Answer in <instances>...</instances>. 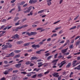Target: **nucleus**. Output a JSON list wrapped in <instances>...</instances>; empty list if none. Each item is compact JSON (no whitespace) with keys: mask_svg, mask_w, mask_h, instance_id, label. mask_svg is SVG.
Returning a JSON list of instances; mask_svg holds the SVG:
<instances>
[{"mask_svg":"<svg viewBox=\"0 0 80 80\" xmlns=\"http://www.w3.org/2000/svg\"><path fill=\"white\" fill-rule=\"evenodd\" d=\"M49 55H50V53H48L45 54V56L46 57H48V56H49Z\"/></svg>","mask_w":80,"mask_h":80,"instance_id":"864d4df0","label":"nucleus"},{"mask_svg":"<svg viewBox=\"0 0 80 80\" xmlns=\"http://www.w3.org/2000/svg\"><path fill=\"white\" fill-rule=\"evenodd\" d=\"M6 44L7 45L8 48H10L12 47V45L10 44V42L7 43Z\"/></svg>","mask_w":80,"mask_h":80,"instance_id":"423d86ee","label":"nucleus"},{"mask_svg":"<svg viewBox=\"0 0 80 80\" xmlns=\"http://www.w3.org/2000/svg\"><path fill=\"white\" fill-rule=\"evenodd\" d=\"M58 59H55L54 60L52 61L51 63H55V62L56 63L57 62H58Z\"/></svg>","mask_w":80,"mask_h":80,"instance_id":"4468645a","label":"nucleus"},{"mask_svg":"<svg viewBox=\"0 0 80 80\" xmlns=\"http://www.w3.org/2000/svg\"><path fill=\"white\" fill-rule=\"evenodd\" d=\"M32 6H30L28 9V11L29 12H30V10H31V9H32Z\"/></svg>","mask_w":80,"mask_h":80,"instance_id":"7c9ffc66","label":"nucleus"},{"mask_svg":"<svg viewBox=\"0 0 80 80\" xmlns=\"http://www.w3.org/2000/svg\"><path fill=\"white\" fill-rule=\"evenodd\" d=\"M66 63L65 61H63L61 63V65L59 66V68H61L62 66H63L65 63Z\"/></svg>","mask_w":80,"mask_h":80,"instance_id":"20e7f679","label":"nucleus"},{"mask_svg":"<svg viewBox=\"0 0 80 80\" xmlns=\"http://www.w3.org/2000/svg\"><path fill=\"white\" fill-rule=\"evenodd\" d=\"M19 29L20 30V29H22V28H21V27H18L17 28H16L15 29L16 32H18V30H19Z\"/></svg>","mask_w":80,"mask_h":80,"instance_id":"ddd939ff","label":"nucleus"},{"mask_svg":"<svg viewBox=\"0 0 80 80\" xmlns=\"http://www.w3.org/2000/svg\"><path fill=\"white\" fill-rule=\"evenodd\" d=\"M38 77H40V78L42 77H43V75H42V73L38 74Z\"/></svg>","mask_w":80,"mask_h":80,"instance_id":"a211bd4d","label":"nucleus"},{"mask_svg":"<svg viewBox=\"0 0 80 80\" xmlns=\"http://www.w3.org/2000/svg\"><path fill=\"white\" fill-rule=\"evenodd\" d=\"M33 15V13H32V11H31L30 12V13H29L28 14V16H30V15Z\"/></svg>","mask_w":80,"mask_h":80,"instance_id":"2f4dec72","label":"nucleus"},{"mask_svg":"<svg viewBox=\"0 0 80 80\" xmlns=\"http://www.w3.org/2000/svg\"><path fill=\"white\" fill-rule=\"evenodd\" d=\"M30 63H31V62L30 61H27L26 62V65H30Z\"/></svg>","mask_w":80,"mask_h":80,"instance_id":"473e14b6","label":"nucleus"},{"mask_svg":"<svg viewBox=\"0 0 80 80\" xmlns=\"http://www.w3.org/2000/svg\"><path fill=\"white\" fill-rule=\"evenodd\" d=\"M17 77L16 76H13L12 78V80H15L17 79Z\"/></svg>","mask_w":80,"mask_h":80,"instance_id":"5701e85b","label":"nucleus"},{"mask_svg":"<svg viewBox=\"0 0 80 80\" xmlns=\"http://www.w3.org/2000/svg\"><path fill=\"white\" fill-rule=\"evenodd\" d=\"M77 62V61H73V63H72V65H73V67H76V62Z\"/></svg>","mask_w":80,"mask_h":80,"instance_id":"6e6552de","label":"nucleus"},{"mask_svg":"<svg viewBox=\"0 0 80 80\" xmlns=\"http://www.w3.org/2000/svg\"><path fill=\"white\" fill-rule=\"evenodd\" d=\"M15 10V8H14L13 9H12L10 11L9 13H12V12L13 11V10Z\"/></svg>","mask_w":80,"mask_h":80,"instance_id":"58836bf2","label":"nucleus"},{"mask_svg":"<svg viewBox=\"0 0 80 80\" xmlns=\"http://www.w3.org/2000/svg\"><path fill=\"white\" fill-rule=\"evenodd\" d=\"M40 70V69H37V68H35L34 69L33 71H36V72H38L39 70Z\"/></svg>","mask_w":80,"mask_h":80,"instance_id":"6ab92c4d","label":"nucleus"},{"mask_svg":"<svg viewBox=\"0 0 80 80\" xmlns=\"http://www.w3.org/2000/svg\"><path fill=\"white\" fill-rule=\"evenodd\" d=\"M37 57L34 56L31 58V60H37Z\"/></svg>","mask_w":80,"mask_h":80,"instance_id":"9b49d317","label":"nucleus"},{"mask_svg":"<svg viewBox=\"0 0 80 80\" xmlns=\"http://www.w3.org/2000/svg\"><path fill=\"white\" fill-rule=\"evenodd\" d=\"M4 63L6 64H8V62H7V61H4Z\"/></svg>","mask_w":80,"mask_h":80,"instance_id":"5fc2aeb1","label":"nucleus"},{"mask_svg":"<svg viewBox=\"0 0 80 80\" xmlns=\"http://www.w3.org/2000/svg\"><path fill=\"white\" fill-rule=\"evenodd\" d=\"M32 51H33V50L31 49L28 50V52H32Z\"/></svg>","mask_w":80,"mask_h":80,"instance_id":"13d9d810","label":"nucleus"},{"mask_svg":"<svg viewBox=\"0 0 80 80\" xmlns=\"http://www.w3.org/2000/svg\"><path fill=\"white\" fill-rule=\"evenodd\" d=\"M38 2V0H33V3H37Z\"/></svg>","mask_w":80,"mask_h":80,"instance_id":"ea45409f","label":"nucleus"},{"mask_svg":"<svg viewBox=\"0 0 80 80\" xmlns=\"http://www.w3.org/2000/svg\"><path fill=\"white\" fill-rule=\"evenodd\" d=\"M18 12H20L21 11H22V9H21V6H18Z\"/></svg>","mask_w":80,"mask_h":80,"instance_id":"9d476101","label":"nucleus"},{"mask_svg":"<svg viewBox=\"0 0 80 80\" xmlns=\"http://www.w3.org/2000/svg\"><path fill=\"white\" fill-rule=\"evenodd\" d=\"M45 11L44 10H42L41 11H38V13H43V12H44Z\"/></svg>","mask_w":80,"mask_h":80,"instance_id":"bb28decb","label":"nucleus"},{"mask_svg":"<svg viewBox=\"0 0 80 80\" xmlns=\"http://www.w3.org/2000/svg\"><path fill=\"white\" fill-rule=\"evenodd\" d=\"M22 43L23 41H20L17 42V44H19V45H20V44H21V43Z\"/></svg>","mask_w":80,"mask_h":80,"instance_id":"dca6fc26","label":"nucleus"},{"mask_svg":"<svg viewBox=\"0 0 80 80\" xmlns=\"http://www.w3.org/2000/svg\"><path fill=\"white\" fill-rule=\"evenodd\" d=\"M19 19V18L18 17H17V18H15L13 20V21L14 22H16L17 20H18Z\"/></svg>","mask_w":80,"mask_h":80,"instance_id":"393cba45","label":"nucleus"},{"mask_svg":"<svg viewBox=\"0 0 80 80\" xmlns=\"http://www.w3.org/2000/svg\"><path fill=\"white\" fill-rule=\"evenodd\" d=\"M27 20V18L24 19L21 21V22H22V23H23V22H24V21H26Z\"/></svg>","mask_w":80,"mask_h":80,"instance_id":"e433bc0d","label":"nucleus"},{"mask_svg":"<svg viewBox=\"0 0 80 80\" xmlns=\"http://www.w3.org/2000/svg\"><path fill=\"white\" fill-rule=\"evenodd\" d=\"M20 25V23L18 22H17L15 23V26H17V25Z\"/></svg>","mask_w":80,"mask_h":80,"instance_id":"bf43d9fd","label":"nucleus"},{"mask_svg":"<svg viewBox=\"0 0 80 80\" xmlns=\"http://www.w3.org/2000/svg\"><path fill=\"white\" fill-rule=\"evenodd\" d=\"M71 64L72 63L71 62H69L68 64L66 66L67 68H69L70 67V65H71Z\"/></svg>","mask_w":80,"mask_h":80,"instance_id":"f3484780","label":"nucleus"},{"mask_svg":"<svg viewBox=\"0 0 80 80\" xmlns=\"http://www.w3.org/2000/svg\"><path fill=\"white\" fill-rule=\"evenodd\" d=\"M25 2L24 1H22L21 2V3L20 4V5H24L25 4Z\"/></svg>","mask_w":80,"mask_h":80,"instance_id":"cd10ccee","label":"nucleus"},{"mask_svg":"<svg viewBox=\"0 0 80 80\" xmlns=\"http://www.w3.org/2000/svg\"><path fill=\"white\" fill-rule=\"evenodd\" d=\"M7 48H8V47L7 46V45H5L2 48V50H5Z\"/></svg>","mask_w":80,"mask_h":80,"instance_id":"2eb2a0df","label":"nucleus"},{"mask_svg":"<svg viewBox=\"0 0 80 80\" xmlns=\"http://www.w3.org/2000/svg\"><path fill=\"white\" fill-rule=\"evenodd\" d=\"M58 80H61V79H62V78H61V76H59L58 77Z\"/></svg>","mask_w":80,"mask_h":80,"instance_id":"774afa93","label":"nucleus"},{"mask_svg":"<svg viewBox=\"0 0 80 80\" xmlns=\"http://www.w3.org/2000/svg\"><path fill=\"white\" fill-rule=\"evenodd\" d=\"M20 73H22V74H24L25 75V74H27V72H21Z\"/></svg>","mask_w":80,"mask_h":80,"instance_id":"3c124183","label":"nucleus"},{"mask_svg":"<svg viewBox=\"0 0 80 80\" xmlns=\"http://www.w3.org/2000/svg\"><path fill=\"white\" fill-rule=\"evenodd\" d=\"M14 55H15V53L13 52L9 54V56L10 57H13Z\"/></svg>","mask_w":80,"mask_h":80,"instance_id":"f8f14e48","label":"nucleus"},{"mask_svg":"<svg viewBox=\"0 0 80 80\" xmlns=\"http://www.w3.org/2000/svg\"><path fill=\"white\" fill-rule=\"evenodd\" d=\"M28 27V25H24L23 26H22L21 27V29L22 28H25V27Z\"/></svg>","mask_w":80,"mask_h":80,"instance_id":"aec40b11","label":"nucleus"},{"mask_svg":"<svg viewBox=\"0 0 80 80\" xmlns=\"http://www.w3.org/2000/svg\"><path fill=\"white\" fill-rule=\"evenodd\" d=\"M36 34H37V32H31V33L27 32V35H28V36H32V35H34Z\"/></svg>","mask_w":80,"mask_h":80,"instance_id":"f257e3e1","label":"nucleus"},{"mask_svg":"<svg viewBox=\"0 0 80 80\" xmlns=\"http://www.w3.org/2000/svg\"><path fill=\"white\" fill-rule=\"evenodd\" d=\"M61 28V27H58V28H55V30H58V29H60V28Z\"/></svg>","mask_w":80,"mask_h":80,"instance_id":"a18cd8bd","label":"nucleus"},{"mask_svg":"<svg viewBox=\"0 0 80 80\" xmlns=\"http://www.w3.org/2000/svg\"><path fill=\"white\" fill-rule=\"evenodd\" d=\"M12 70H13V69L12 68H9V69L7 70L6 71L8 73V72H11V71H12Z\"/></svg>","mask_w":80,"mask_h":80,"instance_id":"412c9836","label":"nucleus"},{"mask_svg":"<svg viewBox=\"0 0 80 80\" xmlns=\"http://www.w3.org/2000/svg\"><path fill=\"white\" fill-rule=\"evenodd\" d=\"M58 75V73H56V72H55L52 74V75H53V77H57V78L59 77V75Z\"/></svg>","mask_w":80,"mask_h":80,"instance_id":"7ed1b4c3","label":"nucleus"},{"mask_svg":"<svg viewBox=\"0 0 80 80\" xmlns=\"http://www.w3.org/2000/svg\"><path fill=\"white\" fill-rule=\"evenodd\" d=\"M37 77V74H34L33 76L31 77L32 78H35Z\"/></svg>","mask_w":80,"mask_h":80,"instance_id":"a878e982","label":"nucleus"},{"mask_svg":"<svg viewBox=\"0 0 80 80\" xmlns=\"http://www.w3.org/2000/svg\"><path fill=\"white\" fill-rule=\"evenodd\" d=\"M4 74L7 75V74H8V72L7 71V70L5 71L4 72H3Z\"/></svg>","mask_w":80,"mask_h":80,"instance_id":"f704fd0d","label":"nucleus"},{"mask_svg":"<svg viewBox=\"0 0 80 80\" xmlns=\"http://www.w3.org/2000/svg\"><path fill=\"white\" fill-rule=\"evenodd\" d=\"M33 0H30L29 1V3L32 4V3H33Z\"/></svg>","mask_w":80,"mask_h":80,"instance_id":"79ce46f5","label":"nucleus"},{"mask_svg":"<svg viewBox=\"0 0 80 80\" xmlns=\"http://www.w3.org/2000/svg\"><path fill=\"white\" fill-rule=\"evenodd\" d=\"M32 48H35V47H36V45L33 44L32 45Z\"/></svg>","mask_w":80,"mask_h":80,"instance_id":"052dcab7","label":"nucleus"},{"mask_svg":"<svg viewBox=\"0 0 80 80\" xmlns=\"http://www.w3.org/2000/svg\"><path fill=\"white\" fill-rule=\"evenodd\" d=\"M21 66L22 63H20V64L15 65V67L16 68H20V67H21Z\"/></svg>","mask_w":80,"mask_h":80,"instance_id":"f03ea898","label":"nucleus"},{"mask_svg":"<svg viewBox=\"0 0 80 80\" xmlns=\"http://www.w3.org/2000/svg\"><path fill=\"white\" fill-rule=\"evenodd\" d=\"M42 30V28H37V30Z\"/></svg>","mask_w":80,"mask_h":80,"instance_id":"603ef678","label":"nucleus"},{"mask_svg":"<svg viewBox=\"0 0 80 80\" xmlns=\"http://www.w3.org/2000/svg\"><path fill=\"white\" fill-rule=\"evenodd\" d=\"M20 57V55H17L16 56H15V58H19V57Z\"/></svg>","mask_w":80,"mask_h":80,"instance_id":"49530a36","label":"nucleus"},{"mask_svg":"<svg viewBox=\"0 0 80 80\" xmlns=\"http://www.w3.org/2000/svg\"><path fill=\"white\" fill-rule=\"evenodd\" d=\"M9 65H4V67L6 68V67H9Z\"/></svg>","mask_w":80,"mask_h":80,"instance_id":"680f3d73","label":"nucleus"},{"mask_svg":"<svg viewBox=\"0 0 80 80\" xmlns=\"http://www.w3.org/2000/svg\"><path fill=\"white\" fill-rule=\"evenodd\" d=\"M76 26H75L69 29V30H72L73 29H75V28H76Z\"/></svg>","mask_w":80,"mask_h":80,"instance_id":"4c0bfd02","label":"nucleus"},{"mask_svg":"<svg viewBox=\"0 0 80 80\" xmlns=\"http://www.w3.org/2000/svg\"><path fill=\"white\" fill-rule=\"evenodd\" d=\"M30 42H28V43H26L24 44V46H28L29 45H30Z\"/></svg>","mask_w":80,"mask_h":80,"instance_id":"b1692460","label":"nucleus"},{"mask_svg":"<svg viewBox=\"0 0 80 80\" xmlns=\"http://www.w3.org/2000/svg\"><path fill=\"white\" fill-rule=\"evenodd\" d=\"M66 63L65 61H63L61 63V65L59 66V68H61L62 66H63L65 63Z\"/></svg>","mask_w":80,"mask_h":80,"instance_id":"39448f33","label":"nucleus"},{"mask_svg":"<svg viewBox=\"0 0 80 80\" xmlns=\"http://www.w3.org/2000/svg\"><path fill=\"white\" fill-rule=\"evenodd\" d=\"M32 26L33 28H35V27H37V25L34 24Z\"/></svg>","mask_w":80,"mask_h":80,"instance_id":"09e8293b","label":"nucleus"},{"mask_svg":"<svg viewBox=\"0 0 80 80\" xmlns=\"http://www.w3.org/2000/svg\"><path fill=\"white\" fill-rule=\"evenodd\" d=\"M23 12L24 13H27L28 12V13H29V12L28 11V10L25 11H23Z\"/></svg>","mask_w":80,"mask_h":80,"instance_id":"6e6d98bb","label":"nucleus"},{"mask_svg":"<svg viewBox=\"0 0 80 80\" xmlns=\"http://www.w3.org/2000/svg\"><path fill=\"white\" fill-rule=\"evenodd\" d=\"M20 50H15L14 51V52H15V53H20Z\"/></svg>","mask_w":80,"mask_h":80,"instance_id":"c85d7f7f","label":"nucleus"},{"mask_svg":"<svg viewBox=\"0 0 80 80\" xmlns=\"http://www.w3.org/2000/svg\"><path fill=\"white\" fill-rule=\"evenodd\" d=\"M51 40V38H48V39H47V41L49 42V41H50V40Z\"/></svg>","mask_w":80,"mask_h":80,"instance_id":"338daca9","label":"nucleus"},{"mask_svg":"<svg viewBox=\"0 0 80 80\" xmlns=\"http://www.w3.org/2000/svg\"><path fill=\"white\" fill-rule=\"evenodd\" d=\"M44 51V50H41L39 51H36V53L37 54H41V52Z\"/></svg>","mask_w":80,"mask_h":80,"instance_id":"0eeeda50","label":"nucleus"},{"mask_svg":"<svg viewBox=\"0 0 80 80\" xmlns=\"http://www.w3.org/2000/svg\"><path fill=\"white\" fill-rule=\"evenodd\" d=\"M18 72V70H14L13 71V73H17V72Z\"/></svg>","mask_w":80,"mask_h":80,"instance_id":"e2e57ef3","label":"nucleus"},{"mask_svg":"<svg viewBox=\"0 0 80 80\" xmlns=\"http://www.w3.org/2000/svg\"><path fill=\"white\" fill-rule=\"evenodd\" d=\"M79 17V15H78L74 19V20H76L77 18H78Z\"/></svg>","mask_w":80,"mask_h":80,"instance_id":"de8ad7c7","label":"nucleus"},{"mask_svg":"<svg viewBox=\"0 0 80 80\" xmlns=\"http://www.w3.org/2000/svg\"><path fill=\"white\" fill-rule=\"evenodd\" d=\"M60 22V20H59L58 21H57L56 22H55L54 23H53V24H57V23H58V22Z\"/></svg>","mask_w":80,"mask_h":80,"instance_id":"8fccbe9b","label":"nucleus"},{"mask_svg":"<svg viewBox=\"0 0 80 80\" xmlns=\"http://www.w3.org/2000/svg\"><path fill=\"white\" fill-rule=\"evenodd\" d=\"M49 73V71H47V72H45L44 73V75H46V74H48Z\"/></svg>","mask_w":80,"mask_h":80,"instance_id":"0e129e2a","label":"nucleus"},{"mask_svg":"<svg viewBox=\"0 0 80 80\" xmlns=\"http://www.w3.org/2000/svg\"><path fill=\"white\" fill-rule=\"evenodd\" d=\"M73 44H72L71 45H70V46H69V48H71L72 49V48H73Z\"/></svg>","mask_w":80,"mask_h":80,"instance_id":"c03bdc74","label":"nucleus"},{"mask_svg":"<svg viewBox=\"0 0 80 80\" xmlns=\"http://www.w3.org/2000/svg\"><path fill=\"white\" fill-rule=\"evenodd\" d=\"M47 4L48 5V6H50V5H51V4H52V2H47Z\"/></svg>","mask_w":80,"mask_h":80,"instance_id":"c9c22d12","label":"nucleus"},{"mask_svg":"<svg viewBox=\"0 0 80 80\" xmlns=\"http://www.w3.org/2000/svg\"><path fill=\"white\" fill-rule=\"evenodd\" d=\"M80 41L79 40L76 43V45H78V44H80Z\"/></svg>","mask_w":80,"mask_h":80,"instance_id":"c756f323","label":"nucleus"},{"mask_svg":"<svg viewBox=\"0 0 80 80\" xmlns=\"http://www.w3.org/2000/svg\"><path fill=\"white\" fill-rule=\"evenodd\" d=\"M57 35V34L56 33L53 34L52 36H51V37L53 38V37H56Z\"/></svg>","mask_w":80,"mask_h":80,"instance_id":"72a5a7b5","label":"nucleus"},{"mask_svg":"<svg viewBox=\"0 0 80 80\" xmlns=\"http://www.w3.org/2000/svg\"><path fill=\"white\" fill-rule=\"evenodd\" d=\"M14 37H15L16 38H17V39L19 38V35H18V34H16L15 35Z\"/></svg>","mask_w":80,"mask_h":80,"instance_id":"4be33fe9","label":"nucleus"},{"mask_svg":"<svg viewBox=\"0 0 80 80\" xmlns=\"http://www.w3.org/2000/svg\"><path fill=\"white\" fill-rule=\"evenodd\" d=\"M28 32H23L22 33V35H23L25 34V33H26V35H27V33Z\"/></svg>","mask_w":80,"mask_h":80,"instance_id":"37998d69","label":"nucleus"},{"mask_svg":"<svg viewBox=\"0 0 80 80\" xmlns=\"http://www.w3.org/2000/svg\"><path fill=\"white\" fill-rule=\"evenodd\" d=\"M78 70H80V64L78 66Z\"/></svg>","mask_w":80,"mask_h":80,"instance_id":"69168bd1","label":"nucleus"},{"mask_svg":"<svg viewBox=\"0 0 80 80\" xmlns=\"http://www.w3.org/2000/svg\"><path fill=\"white\" fill-rule=\"evenodd\" d=\"M15 1H16V0H13L12 1H11V3H14V2H15Z\"/></svg>","mask_w":80,"mask_h":80,"instance_id":"4d7b16f0","label":"nucleus"},{"mask_svg":"<svg viewBox=\"0 0 80 80\" xmlns=\"http://www.w3.org/2000/svg\"><path fill=\"white\" fill-rule=\"evenodd\" d=\"M52 56H49V57H48L47 60H50V58H52Z\"/></svg>","mask_w":80,"mask_h":80,"instance_id":"a19ab883","label":"nucleus"},{"mask_svg":"<svg viewBox=\"0 0 80 80\" xmlns=\"http://www.w3.org/2000/svg\"><path fill=\"white\" fill-rule=\"evenodd\" d=\"M67 50H68V48L65 49H63L61 51V52L62 53H65V52H66L67 51Z\"/></svg>","mask_w":80,"mask_h":80,"instance_id":"1a4fd4ad","label":"nucleus"}]
</instances>
